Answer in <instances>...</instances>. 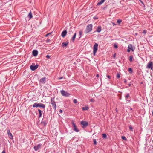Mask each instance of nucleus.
Listing matches in <instances>:
<instances>
[{"mask_svg":"<svg viewBox=\"0 0 153 153\" xmlns=\"http://www.w3.org/2000/svg\"><path fill=\"white\" fill-rule=\"evenodd\" d=\"M90 102H93V99H91L90 100Z\"/></svg>","mask_w":153,"mask_h":153,"instance_id":"nucleus-41","label":"nucleus"},{"mask_svg":"<svg viewBox=\"0 0 153 153\" xmlns=\"http://www.w3.org/2000/svg\"><path fill=\"white\" fill-rule=\"evenodd\" d=\"M133 58V56L132 55H131L129 57V60L130 62H132V59Z\"/></svg>","mask_w":153,"mask_h":153,"instance_id":"nucleus-23","label":"nucleus"},{"mask_svg":"<svg viewBox=\"0 0 153 153\" xmlns=\"http://www.w3.org/2000/svg\"><path fill=\"white\" fill-rule=\"evenodd\" d=\"M113 24L114 25H115V24L114 23H113Z\"/></svg>","mask_w":153,"mask_h":153,"instance_id":"nucleus-49","label":"nucleus"},{"mask_svg":"<svg viewBox=\"0 0 153 153\" xmlns=\"http://www.w3.org/2000/svg\"><path fill=\"white\" fill-rule=\"evenodd\" d=\"M76 33H75L74 34L73 36L72 37V38H71V40L73 42H74V40H75V38L76 37Z\"/></svg>","mask_w":153,"mask_h":153,"instance_id":"nucleus-17","label":"nucleus"},{"mask_svg":"<svg viewBox=\"0 0 153 153\" xmlns=\"http://www.w3.org/2000/svg\"><path fill=\"white\" fill-rule=\"evenodd\" d=\"M99 74H97L96 75V77H98L99 76Z\"/></svg>","mask_w":153,"mask_h":153,"instance_id":"nucleus-48","label":"nucleus"},{"mask_svg":"<svg viewBox=\"0 0 153 153\" xmlns=\"http://www.w3.org/2000/svg\"><path fill=\"white\" fill-rule=\"evenodd\" d=\"M71 123L73 126L74 127L73 130L75 131L76 132H78L79 131L77 128V127L76 125L74 123V121L73 120H72L71 121Z\"/></svg>","mask_w":153,"mask_h":153,"instance_id":"nucleus-8","label":"nucleus"},{"mask_svg":"<svg viewBox=\"0 0 153 153\" xmlns=\"http://www.w3.org/2000/svg\"><path fill=\"white\" fill-rule=\"evenodd\" d=\"M38 111L39 113V118H40L41 117L42 115V111H41L40 109H38Z\"/></svg>","mask_w":153,"mask_h":153,"instance_id":"nucleus-20","label":"nucleus"},{"mask_svg":"<svg viewBox=\"0 0 153 153\" xmlns=\"http://www.w3.org/2000/svg\"><path fill=\"white\" fill-rule=\"evenodd\" d=\"M27 16L30 19H31L33 17V15L31 12H30L29 14Z\"/></svg>","mask_w":153,"mask_h":153,"instance_id":"nucleus-19","label":"nucleus"},{"mask_svg":"<svg viewBox=\"0 0 153 153\" xmlns=\"http://www.w3.org/2000/svg\"><path fill=\"white\" fill-rule=\"evenodd\" d=\"M42 144H39L36 146H35L34 147V149L35 151H37L41 147Z\"/></svg>","mask_w":153,"mask_h":153,"instance_id":"nucleus-10","label":"nucleus"},{"mask_svg":"<svg viewBox=\"0 0 153 153\" xmlns=\"http://www.w3.org/2000/svg\"><path fill=\"white\" fill-rule=\"evenodd\" d=\"M63 78V77H59V78H58V79L60 80V79H62Z\"/></svg>","mask_w":153,"mask_h":153,"instance_id":"nucleus-38","label":"nucleus"},{"mask_svg":"<svg viewBox=\"0 0 153 153\" xmlns=\"http://www.w3.org/2000/svg\"><path fill=\"white\" fill-rule=\"evenodd\" d=\"M124 83H126V79H124Z\"/></svg>","mask_w":153,"mask_h":153,"instance_id":"nucleus-43","label":"nucleus"},{"mask_svg":"<svg viewBox=\"0 0 153 153\" xmlns=\"http://www.w3.org/2000/svg\"><path fill=\"white\" fill-rule=\"evenodd\" d=\"M122 20L120 19H118L117 21V22L119 24H120Z\"/></svg>","mask_w":153,"mask_h":153,"instance_id":"nucleus-28","label":"nucleus"},{"mask_svg":"<svg viewBox=\"0 0 153 153\" xmlns=\"http://www.w3.org/2000/svg\"><path fill=\"white\" fill-rule=\"evenodd\" d=\"M101 30V27L100 26H99L97 28L96 31L99 33L100 32Z\"/></svg>","mask_w":153,"mask_h":153,"instance_id":"nucleus-16","label":"nucleus"},{"mask_svg":"<svg viewBox=\"0 0 153 153\" xmlns=\"http://www.w3.org/2000/svg\"><path fill=\"white\" fill-rule=\"evenodd\" d=\"M1 153H5V151L4 150Z\"/></svg>","mask_w":153,"mask_h":153,"instance_id":"nucleus-44","label":"nucleus"},{"mask_svg":"<svg viewBox=\"0 0 153 153\" xmlns=\"http://www.w3.org/2000/svg\"><path fill=\"white\" fill-rule=\"evenodd\" d=\"M50 33H48L45 35V37L47 36Z\"/></svg>","mask_w":153,"mask_h":153,"instance_id":"nucleus-45","label":"nucleus"},{"mask_svg":"<svg viewBox=\"0 0 153 153\" xmlns=\"http://www.w3.org/2000/svg\"><path fill=\"white\" fill-rule=\"evenodd\" d=\"M82 109L83 110H87L89 109V107L88 106L83 107L82 108Z\"/></svg>","mask_w":153,"mask_h":153,"instance_id":"nucleus-21","label":"nucleus"},{"mask_svg":"<svg viewBox=\"0 0 153 153\" xmlns=\"http://www.w3.org/2000/svg\"><path fill=\"white\" fill-rule=\"evenodd\" d=\"M71 32L72 33V31H70V33H71Z\"/></svg>","mask_w":153,"mask_h":153,"instance_id":"nucleus-52","label":"nucleus"},{"mask_svg":"<svg viewBox=\"0 0 153 153\" xmlns=\"http://www.w3.org/2000/svg\"><path fill=\"white\" fill-rule=\"evenodd\" d=\"M130 50H130L128 48V49H127V51L128 52H130Z\"/></svg>","mask_w":153,"mask_h":153,"instance_id":"nucleus-39","label":"nucleus"},{"mask_svg":"<svg viewBox=\"0 0 153 153\" xmlns=\"http://www.w3.org/2000/svg\"><path fill=\"white\" fill-rule=\"evenodd\" d=\"M61 93L62 95L65 97H68L70 95V94L69 93L63 90L61 91Z\"/></svg>","mask_w":153,"mask_h":153,"instance_id":"nucleus-5","label":"nucleus"},{"mask_svg":"<svg viewBox=\"0 0 153 153\" xmlns=\"http://www.w3.org/2000/svg\"><path fill=\"white\" fill-rule=\"evenodd\" d=\"M93 141H94V145H96L97 144V142H96V139H94V140H93Z\"/></svg>","mask_w":153,"mask_h":153,"instance_id":"nucleus-31","label":"nucleus"},{"mask_svg":"<svg viewBox=\"0 0 153 153\" xmlns=\"http://www.w3.org/2000/svg\"><path fill=\"white\" fill-rule=\"evenodd\" d=\"M105 0H101L97 4V5H101L102 3H103Z\"/></svg>","mask_w":153,"mask_h":153,"instance_id":"nucleus-18","label":"nucleus"},{"mask_svg":"<svg viewBox=\"0 0 153 153\" xmlns=\"http://www.w3.org/2000/svg\"><path fill=\"white\" fill-rule=\"evenodd\" d=\"M68 43H65L63 42L62 44V47H66L68 45Z\"/></svg>","mask_w":153,"mask_h":153,"instance_id":"nucleus-22","label":"nucleus"},{"mask_svg":"<svg viewBox=\"0 0 153 153\" xmlns=\"http://www.w3.org/2000/svg\"><path fill=\"white\" fill-rule=\"evenodd\" d=\"M116 111L117 112V108H116Z\"/></svg>","mask_w":153,"mask_h":153,"instance_id":"nucleus-51","label":"nucleus"},{"mask_svg":"<svg viewBox=\"0 0 153 153\" xmlns=\"http://www.w3.org/2000/svg\"><path fill=\"white\" fill-rule=\"evenodd\" d=\"M93 26L91 24H88L86 27L85 32L87 34L92 30Z\"/></svg>","mask_w":153,"mask_h":153,"instance_id":"nucleus-1","label":"nucleus"},{"mask_svg":"<svg viewBox=\"0 0 153 153\" xmlns=\"http://www.w3.org/2000/svg\"><path fill=\"white\" fill-rule=\"evenodd\" d=\"M32 53L34 56H36L38 54V51L36 50H34L33 51Z\"/></svg>","mask_w":153,"mask_h":153,"instance_id":"nucleus-13","label":"nucleus"},{"mask_svg":"<svg viewBox=\"0 0 153 153\" xmlns=\"http://www.w3.org/2000/svg\"><path fill=\"white\" fill-rule=\"evenodd\" d=\"M39 65L37 64H36L35 65L34 64H32V65L30 66V68L32 71H34L36 69L38 68V67Z\"/></svg>","mask_w":153,"mask_h":153,"instance_id":"nucleus-7","label":"nucleus"},{"mask_svg":"<svg viewBox=\"0 0 153 153\" xmlns=\"http://www.w3.org/2000/svg\"><path fill=\"white\" fill-rule=\"evenodd\" d=\"M107 77L108 78V79H110V76H109V75H108L107 76Z\"/></svg>","mask_w":153,"mask_h":153,"instance_id":"nucleus-40","label":"nucleus"},{"mask_svg":"<svg viewBox=\"0 0 153 153\" xmlns=\"http://www.w3.org/2000/svg\"><path fill=\"white\" fill-rule=\"evenodd\" d=\"M129 97V94H128L127 93L125 97V98L126 100H127V98Z\"/></svg>","mask_w":153,"mask_h":153,"instance_id":"nucleus-26","label":"nucleus"},{"mask_svg":"<svg viewBox=\"0 0 153 153\" xmlns=\"http://www.w3.org/2000/svg\"><path fill=\"white\" fill-rule=\"evenodd\" d=\"M102 138H105L107 137V135L106 134H102Z\"/></svg>","mask_w":153,"mask_h":153,"instance_id":"nucleus-24","label":"nucleus"},{"mask_svg":"<svg viewBox=\"0 0 153 153\" xmlns=\"http://www.w3.org/2000/svg\"><path fill=\"white\" fill-rule=\"evenodd\" d=\"M46 78L44 77L40 79V81L42 83H45L46 82Z\"/></svg>","mask_w":153,"mask_h":153,"instance_id":"nucleus-14","label":"nucleus"},{"mask_svg":"<svg viewBox=\"0 0 153 153\" xmlns=\"http://www.w3.org/2000/svg\"><path fill=\"white\" fill-rule=\"evenodd\" d=\"M146 33V31L145 30H144L143 32V33H144V34H145Z\"/></svg>","mask_w":153,"mask_h":153,"instance_id":"nucleus-37","label":"nucleus"},{"mask_svg":"<svg viewBox=\"0 0 153 153\" xmlns=\"http://www.w3.org/2000/svg\"><path fill=\"white\" fill-rule=\"evenodd\" d=\"M131 83H129L128 84V85L129 86H131Z\"/></svg>","mask_w":153,"mask_h":153,"instance_id":"nucleus-47","label":"nucleus"},{"mask_svg":"<svg viewBox=\"0 0 153 153\" xmlns=\"http://www.w3.org/2000/svg\"><path fill=\"white\" fill-rule=\"evenodd\" d=\"M80 124L81 125H82L83 128L86 127L88 124V123L86 121H82L81 122Z\"/></svg>","mask_w":153,"mask_h":153,"instance_id":"nucleus-9","label":"nucleus"},{"mask_svg":"<svg viewBox=\"0 0 153 153\" xmlns=\"http://www.w3.org/2000/svg\"><path fill=\"white\" fill-rule=\"evenodd\" d=\"M7 133L9 137L11 139H12L13 138V135L10 133V130L8 129L7 131Z\"/></svg>","mask_w":153,"mask_h":153,"instance_id":"nucleus-11","label":"nucleus"},{"mask_svg":"<svg viewBox=\"0 0 153 153\" xmlns=\"http://www.w3.org/2000/svg\"><path fill=\"white\" fill-rule=\"evenodd\" d=\"M63 112V111L62 110H60L59 111V112L61 113H62Z\"/></svg>","mask_w":153,"mask_h":153,"instance_id":"nucleus-42","label":"nucleus"},{"mask_svg":"<svg viewBox=\"0 0 153 153\" xmlns=\"http://www.w3.org/2000/svg\"><path fill=\"white\" fill-rule=\"evenodd\" d=\"M33 107H41L45 108V105L41 103H35L33 105Z\"/></svg>","mask_w":153,"mask_h":153,"instance_id":"nucleus-3","label":"nucleus"},{"mask_svg":"<svg viewBox=\"0 0 153 153\" xmlns=\"http://www.w3.org/2000/svg\"><path fill=\"white\" fill-rule=\"evenodd\" d=\"M121 138H122L123 139V140H126V138L125 137H124V136H122V137H121Z\"/></svg>","mask_w":153,"mask_h":153,"instance_id":"nucleus-33","label":"nucleus"},{"mask_svg":"<svg viewBox=\"0 0 153 153\" xmlns=\"http://www.w3.org/2000/svg\"><path fill=\"white\" fill-rule=\"evenodd\" d=\"M129 128L131 131H133V128L131 126H129Z\"/></svg>","mask_w":153,"mask_h":153,"instance_id":"nucleus-32","label":"nucleus"},{"mask_svg":"<svg viewBox=\"0 0 153 153\" xmlns=\"http://www.w3.org/2000/svg\"><path fill=\"white\" fill-rule=\"evenodd\" d=\"M46 57L47 58H48V59L50 58V56L49 55H47V56H46Z\"/></svg>","mask_w":153,"mask_h":153,"instance_id":"nucleus-36","label":"nucleus"},{"mask_svg":"<svg viewBox=\"0 0 153 153\" xmlns=\"http://www.w3.org/2000/svg\"><path fill=\"white\" fill-rule=\"evenodd\" d=\"M51 104L52 105V107L54 109V110L55 111L56 109V102L54 101V97H51Z\"/></svg>","mask_w":153,"mask_h":153,"instance_id":"nucleus-2","label":"nucleus"},{"mask_svg":"<svg viewBox=\"0 0 153 153\" xmlns=\"http://www.w3.org/2000/svg\"><path fill=\"white\" fill-rule=\"evenodd\" d=\"M120 75L119 74H117V77L118 78H119L120 77Z\"/></svg>","mask_w":153,"mask_h":153,"instance_id":"nucleus-34","label":"nucleus"},{"mask_svg":"<svg viewBox=\"0 0 153 153\" xmlns=\"http://www.w3.org/2000/svg\"><path fill=\"white\" fill-rule=\"evenodd\" d=\"M115 54H114V57H115Z\"/></svg>","mask_w":153,"mask_h":153,"instance_id":"nucleus-50","label":"nucleus"},{"mask_svg":"<svg viewBox=\"0 0 153 153\" xmlns=\"http://www.w3.org/2000/svg\"><path fill=\"white\" fill-rule=\"evenodd\" d=\"M140 1L142 4H143V2L141 0H140Z\"/></svg>","mask_w":153,"mask_h":153,"instance_id":"nucleus-46","label":"nucleus"},{"mask_svg":"<svg viewBox=\"0 0 153 153\" xmlns=\"http://www.w3.org/2000/svg\"><path fill=\"white\" fill-rule=\"evenodd\" d=\"M67 33V31L66 30H64L62 33L61 36L62 37H65Z\"/></svg>","mask_w":153,"mask_h":153,"instance_id":"nucleus-15","label":"nucleus"},{"mask_svg":"<svg viewBox=\"0 0 153 153\" xmlns=\"http://www.w3.org/2000/svg\"><path fill=\"white\" fill-rule=\"evenodd\" d=\"M82 31L80 30L79 32V35L80 36L79 37V38H80L81 37V36H82Z\"/></svg>","mask_w":153,"mask_h":153,"instance_id":"nucleus-25","label":"nucleus"},{"mask_svg":"<svg viewBox=\"0 0 153 153\" xmlns=\"http://www.w3.org/2000/svg\"><path fill=\"white\" fill-rule=\"evenodd\" d=\"M50 41V40L49 39H47L46 40V42L47 43H48Z\"/></svg>","mask_w":153,"mask_h":153,"instance_id":"nucleus-35","label":"nucleus"},{"mask_svg":"<svg viewBox=\"0 0 153 153\" xmlns=\"http://www.w3.org/2000/svg\"><path fill=\"white\" fill-rule=\"evenodd\" d=\"M128 71H129V72H131V73L132 72V69L131 68H129L128 69Z\"/></svg>","mask_w":153,"mask_h":153,"instance_id":"nucleus-30","label":"nucleus"},{"mask_svg":"<svg viewBox=\"0 0 153 153\" xmlns=\"http://www.w3.org/2000/svg\"><path fill=\"white\" fill-rule=\"evenodd\" d=\"M153 66V62H150L148 63L146 68L149 69H151V70H152Z\"/></svg>","mask_w":153,"mask_h":153,"instance_id":"nucleus-6","label":"nucleus"},{"mask_svg":"<svg viewBox=\"0 0 153 153\" xmlns=\"http://www.w3.org/2000/svg\"><path fill=\"white\" fill-rule=\"evenodd\" d=\"M113 46L115 48H118V46L116 43H114Z\"/></svg>","mask_w":153,"mask_h":153,"instance_id":"nucleus-27","label":"nucleus"},{"mask_svg":"<svg viewBox=\"0 0 153 153\" xmlns=\"http://www.w3.org/2000/svg\"><path fill=\"white\" fill-rule=\"evenodd\" d=\"M128 48L129 49L133 51L135 49L134 47L131 44H129L128 45Z\"/></svg>","mask_w":153,"mask_h":153,"instance_id":"nucleus-12","label":"nucleus"},{"mask_svg":"<svg viewBox=\"0 0 153 153\" xmlns=\"http://www.w3.org/2000/svg\"><path fill=\"white\" fill-rule=\"evenodd\" d=\"M98 45V44L95 43L93 46V54L94 56L95 55L97 51Z\"/></svg>","mask_w":153,"mask_h":153,"instance_id":"nucleus-4","label":"nucleus"},{"mask_svg":"<svg viewBox=\"0 0 153 153\" xmlns=\"http://www.w3.org/2000/svg\"><path fill=\"white\" fill-rule=\"evenodd\" d=\"M73 102L74 103H76L77 102V100L76 99H74L73 100Z\"/></svg>","mask_w":153,"mask_h":153,"instance_id":"nucleus-29","label":"nucleus"}]
</instances>
